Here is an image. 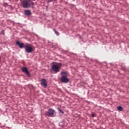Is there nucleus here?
<instances>
[{"mask_svg":"<svg viewBox=\"0 0 129 129\" xmlns=\"http://www.w3.org/2000/svg\"><path fill=\"white\" fill-rule=\"evenodd\" d=\"M31 14V13L30 10H25V15H26V16H30Z\"/></svg>","mask_w":129,"mask_h":129,"instance_id":"1a4fd4ad","label":"nucleus"},{"mask_svg":"<svg viewBox=\"0 0 129 129\" xmlns=\"http://www.w3.org/2000/svg\"><path fill=\"white\" fill-rule=\"evenodd\" d=\"M57 109L58 111H60V112H61V113H64V112H63V111H62V110H61L60 108H58Z\"/></svg>","mask_w":129,"mask_h":129,"instance_id":"f8f14e48","label":"nucleus"},{"mask_svg":"<svg viewBox=\"0 0 129 129\" xmlns=\"http://www.w3.org/2000/svg\"><path fill=\"white\" fill-rule=\"evenodd\" d=\"M36 0H21V6L24 9H29V8H33L35 5L33 2Z\"/></svg>","mask_w":129,"mask_h":129,"instance_id":"f257e3e1","label":"nucleus"},{"mask_svg":"<svg viewBox=\"0 0 129 129\" xmlns=\"http://www.w3.org/2000/svg\"><path fill=\"white\" fill-rule=\"evenodd\" d=\"M25 49L27 53H32L35 50V47L31 44L26 43L25 45Z\"/></svg>","mask_w":129,"mask_h":129,"instance_id":"20e7f679","label":"nucleus"},{"mask_svg":"<svg viewBox=\"0 0 129 129\" xmlns=\"http://www.w3.org/2000/svg\"><path fill=\"white\" fill-rule=\"evenodd\" d=\"M41 85L46 88L47 87V81L45 79H41Z\"/></svg>","mask_w":129,"mask_h":129,"instance_id":"0eeeda50","label":"nucleus"},{"mask_svg":"<svg viewBox=\"0 0 129 129\" xmlns=\"http://www.w3.org/2000/svg\"><path fill=\"white\" fill-rule=\"evenodd\" d=\"M61 67H62V64L57 63L54 64L51 67V70L54 72V73H58L60 70H61Z\"/></svg>","mask_w":129,"mask_h":129,"instance_id":"7ed1b4c3","label":"nucleus"},{"mask_svg":"<svg viewBox=\"0 0 129 129\" xmlns=\"http://www.w3.org/2000/svg\"><path fill=\"white\" fill-rule=\"evenodd\" d=\"M1 56H0V61H1Z\"/></svg>","mask_w":129,"mask_h":129,"instance_id":"f3484780","label":"nucleus"},{"mask_svg":"<svg viewBox=\"0 0 129 129\" xmlns=\"http://www.w3.org/2000/svg\"><path fill=\"white\" fill-rule=\"evenodd\" d=\"M53 31L55 33V34H56V35H57V36H59V32L58 31H56L55 29H54Z\"/></svg>","mask_w":129,"mask_h":129,"instance_id":"9b49d317","label":"nucleus"},{"mask_svg":"<svg viewBox=\"0 0 129 129\" xmlns=\"http://www.w3.org/2000/svg\"><path fill=\"white\" fill-rule=\"evenodd\" d=\"M21 70L22 71V72H24V73H25L27 75V76H28V77H31V75L30 74V72H29V71H28V69H27V68L26 67H22L21 68Z\"/></svg>","mask_w":129,"mask_h":129,"instance_id":"423d86ee","label":"nucleus"},{"mask_svg":"<svg viewBox=\"0 0 129 129\" xmlns=\"http://www.w3.org/2000/svg\"><path fill=\"white\" fill-rule=\"evenodd\" d=\"M117 110H119V111H122V107L119 106L117 107Z\"/></svg>","mask_w":129,"mask_h":129,"instance_id":"9d476101","label":"nucleus"},{"mask_svg":"<svg viewBox=\"0 0 129 129\" xmlns=\"http://www.w3.org/2000/svg\"><path fill=\"white\" fill-rule=\"evenodd\" d=\"M61 77L60 78V81L63 82V83H68V82L70 81L69 79L67 78V76H68V74L65 72H61Z\"/></svg>","mask_w":129,"mask_h":129,"instance_id":"f03ea898","label":"nucleus"},{"mask_svg":"<svg viewBox=\"0 0 129 129\" xmlns=\"http://www.w3.org/2000/svg\"><path fill=\"white\" fill-rule=\"evenodd\" d=\"M2 32L3 33V34H4V35H5V33H5V31L3 30Z\"/></svg>","mask_w":129,"mask_h":129,"instance_id":"dca6fc26","label":"nucleus"},{"mask_svg":"<svg viewBox=\"0 0 129 129\" xmlns=\"http://www.w3.org/2000/svg\"><path fill=\"white\" fill-rule=\"evenodd\" d=\"M4 6H5V7H6V6H8V4L7 3H5Z\"/></svg>","mask_w":129,"mask_h":129,"instance_id":"4468645a","label":"nucleus"},{"mask_svg":"<svg viewBox=\"0 0 129 129\" xmlns=\"http://www.w3.org/2000/svg\"><path fill=\"white\" fill-rule=\"evenodd\" d=\"M56 1V0H53ZM51 2H53V0H48V3H51Z\"/></svg>","mask_w":129,"mask_h":129,"instance_id":"ddd939ff","label":"nucleus"},{"mask_svg":"<svg viewBox=\"0 0 129 129\" xmlns=\"http://www.w3.org/2000/svg\"><path fill=\"white\" fill-rule=\"evenodd\" d=\"M54 114L55 110L53 109H49L48 112H46L45 113V115L50 117H53L55 116V115H54Z\"/></svg>","mask_w":129,"mask_h":129,"instance_id":"39448f33","label":"nucleus"},{"mask_svg":"<svg viewBox=\"0 0 129 129\" xmlns=\"http://www.w3.org/2000/svg\"><path fill=\"white\" fill-rule=\"evenodd\" d=\"M16 44L17 45H18L19 48H21V49H22V48H25V45H26L23 43H20V41H17Z\"/></svg>","mask_w":129,"mask_h":129,"instance_id":"6e6552de","label":"nucleus"},{"mask_svg":"<svg viewBox=\"0 0 129 129\" xmlns=\"http://www.w3.org/2000/svg\"><path fill=\"white\" fill-rule=\"evenodd\" d=\"M92 117H94V114H92Z\"/></svg>","mask_w":129,"mask_h":129,"instance_id":"2eb2a0df","label":"nucleus"}]
</instances>
